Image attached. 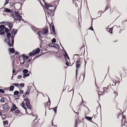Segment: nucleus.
Here are the masks:
<instances>
[{"label": "nucleus", "mask_w": 127, "mask_h": 127, "mask_svg": "<svg viewBox=\"0 0 127 127\" xmlns=\"http://www.w3.org/2000/svg\"><path fill=\"white\" fill-rule=\"evenodd\" d=\"M55 44H53V43H50L49 44V45L50 46H51L53 47V46H54V45Z\"/></svg>", "instance_id": "obj_45"}, {"label": "nucleus", "mask_w": 127, "mask_h": 127, "mask_svg": "<svg viewBox=\"0 0 127 127\" xmlns=\"http://www.w3.org/2000/svg\"><path fill=\"white\" fill-rule=\"evenodd\" d=\"M76 78L77 77V76L78 74L77 72L78 71V68H80L81 66V63L80 62V61L79 60V61H77L76 62Z\"/></svg>", "instance_id": "obj_7"}, {"label": "nucleus", "mask_w": 127, "mask_h": 127, "mask_svg": "<svg viewBox=\"0 0 127 127\" xmlns=\"http://www.w3.org/2000/svg\"><path fill=\"white\" fill-rule=\"evenodd\" d=\"M5 32L6 33H7L6 34L7 36V38L8 40V43H11V40L10 37L11 36V33L10 32H9L10 31L9 29L7 28H6L5 29Z\"/></svg>", "instance_id": "obj_4"}, {"label": "nucleus", "mask_w": 127, "mask_h": 127, "mask_svg": "<svg viewBox=\"0 0 127 127\" xmlns=\"http://www.w3.org/2000/svg\"><path fill=\"white\" fill-rule=\"evenodd\" d=\"M29 54L30 56H32V55H34V53L33 52H31Z\"/></svg>", "instance_id": "obj_40"}, {"label": "nucleus", "mask_w": 127, "mask_h": 127, "mask_svg": "<svg viewBox=\"0 0 127 127\" xmlns=\"http://www.w3.org/2000/svg\"><path fill=\"white\" fill-rule=\"evenodd\" d=\"M28 88L27 92L25 93L23 95L24 98L27 95H29L30 94L31 87L28 86Z\"/></svg>", "instance_id": "obj_9"}, {"label": "nucleus", "mask_w": 127, "mask_h": 127, "mask_svg": "<svg viewBox=\"0 0 127 127\" xmlns=\"http://www.w3.org/2000/svg\"><path fill=\"white\" fill-rule=\"evenodd\" d=\"M43 32L45 34H48L49 32L48 29H44L43 30Z\"/></svg>", "instance_id": "obj_20"}, {"label": "nucleus", "mask_w": 127, "mask_h": 127, "mask_svg": "<svg viewBox=\"0 0 127 127\" xmlns=\"http://www.w3.org/2000/svg\"><path fill=\"white\" fill-rule=\"evenodd\" d=\"M20 111L18 110H17L15 111V114L19 113H20Z\"/></svg>", "instance_id": "obj_37"}, {"label": "nucleus", "mask_w": 127, "mask_h": 127, "mask_svg": "<svg viewBox=\"0 0 127 127\" xmlns=\"http://www.w3.org/2000/svg\"><path fill=\"white\" fill-rule=\"evenodd\" d=\"M17 32L15 29H13L12 30L11 32V43H8V42L7 44L10 47H13L14 43V37L15 35L16 34Z\"/></svg>", "instance_id": "obj_2"}, {"label": "nucleus", "mask_w": 127, "mask_h": 127, "mask_svg": "<svg viewBox=\"0 0 127 127\" xmlns=\"http://www.w3.org/2000/svg\"><path fill=\"white\" fill-rule=\"evenodd\" d=\"M19 85L21 87H23L24 86V84L23 83H21Z\"/></svg>", "instance_id": "obj_43"}, {"label": "nucleus", "mask_w": 127, "mask_h": 127, "mask_svg": "<svg viewBox=\"0 0 127 127\" xmlns=\"http://www.w3.org/2000/svg\"><path fill=\"white\" fill-rule=\"evenodd\" d=\"M28 72V70L27 69H24L23 70V72L25 74L26 73H27Z\"/></svg>", "instance_id": "obj_31"}, {"label": "nucleus", "mask_w": 127, "mask_h": 127, "mask_svg": "<svg viewBox=\"0 0 127 127\" xmlns=\"http://www.w3.org/2000/svg\"><path fill=\"white\" fill-rule=\"evenodd\" d=\"M15 54L16 55H18L19 54V52L16 51L15 52Z\"/></svg>", "instance_id": "obj_54"}, {"label": "nucleus", "mask_w": 127, "mask_h": 127, "mask_svg": "<svg viewBox=\"0 0 127 127\" xmlns=\"http://www.w3.org/2000/svg\"><path fill=\"white\" fill-rule=\"evenodd\" d=\"M21 105L25 110H26V109H27V108L25 105V103L24 102L22 103Z\"/></svg>", "instance_id": "obj_22"}, {"label": "nucleus", "mask_w": 127, "mask_h": 127, "mask_svg": "<svg viewBox=\"0 0 127 127\" xmlns=\"http://www.w3.org/2000/svg\"><path fill=\"white\" fill-rule=\"evenodd\" d=\"M48 102H47V103H45V104H46V105H48Z\"/></svg>", "instance_id": "obj_61"}, {"label": "nucleus", "mask_w": 127, "mask_h": 127, "mask_svg": "<svg viewBox=\"0 0 127 127\" xmlns=\"http://www.w3.org/2000/svg\"><path fill=\"white\" fill-rule=\"evenodd\" d=\"M89 29L92 31H93L94 30L93 27L92 26L90 27L89 28Z\"/></svg>", "instance_id": "obj_49"}, {"label": "nucleus", "mask_w": 127, "mask_h": 127, "mask_svg": "<svg viewBox=\"0 0 127 127\" xmlns=\"http://www.w3.org/2000/svg\"><path fill=\"white\" fill-rule=\"evenodd\" d=\"M5 91L2 89H0V93H4Z\"/></svg>", "instance_id": "obj_34"}, {"label": "nucleus", "mask_w": 127, "mask_h": 127, "mask_svg": "<svg viewBox=\"0 0 127 127\" xmlns=\"http://www.w3.org/2000/svg\"><path fill=\"white\" fill-rule=\"evenodd\" d=\"M117 27L116 26H114L113 27L111 28H108V31L110 33H112L113 32L112 31L113 30H114L115 28L117 29Z\"/></svg>", "instance_id": "obj_13"}, {"label": "nucleus", "mask_w": 127, "mask_h": 127, "mask_svg": "<svg viewBox=\"0 0 127 127\" xmlns=\"http://www.w3.org/2000/svg\"><path fill=\"white\" fill-rule=\"evenodd\" d=\"M3 109L5 110H7L9 108V106L8 104H5L3 106Z\"/></svg>", "instance_id": "obj_14"}, {"label": "nucleus", "mask_w": 127, "mask_h": 127, "mask_svg": "<svg viewBox=\"0 0 127 127\" xmlns=\"http://www.w3.org/2000/svg\"><path fill=\"white\" fill-rule=\"evenodd\" d=\"M23 59H27L29 58V57L28 56H25L24 54L23 55Z\"/></svg>", "instance_id": "obj_29"}, {"label": "nucleus", "mask_w": 127, "mask_h": 127, "mask_svg": "<svg viewBox=\"0 0 127 127\" xmlns=\"http://www.w3.org/2000/svg\"><path fill=\"white\" fill-rule=\"evenodd\" d=\"M30 75V74L29 73H25V74H24V76H29Z\"/></svg>", "instance_id": "obj_36"}, {"label": "nucleus", "mask_w": 127, "mask_h": 127, "mask_svg": "<svg viewBox=\"0 0 127 127\" xmlns=\"http://www.w3.org/2000/svg\"><path fill=\"white\" fill-rule=\"evenodd\" d=\"M5 25H3V30H4V29H6V27L5 26Z\"/></svg>", "instance_id": "obj_53"}, {"label": "nucleus", "mask_w": 127, "mask_h": 127, "mask_svg": "<svg viewBox=\"0 0 127 127\" xmlns=\"http://www.w3.org/2000/svg\"><path fill=\"white\" fill-rule=\"evenodd\" d=\"M85 117L86 119L90 121L91 122L93 123V121L92 120V117L86 116H85Z\"/></svg>", "instance_id": "obj_17"}, {"label": "nucleus", "mask_w": 127, "mask_h": 127, "mask_svg": "<svg viewBox=\"0 0 127 127\" xmlns=\"http://www.w3.org/2000/svg\"><path fill=\"white\" fill-rule=\"evenodd\" d=\"M77 120L75 121V127H76L77 126Z\"/></svg>", "instance_id": "obj_42"}, {"label": "nucleus", "mask_w": 127, "mask_h": 127, "mask_svg": "<svg viewBox=\"0 0 127 127\" xmlns=\"http://www.w3.org/2000/svg\"><path fill=\"white\" fill-rule=\"evenodd\" d=\"M26 105L29 109H30L32 107L30 104Z\"/></svg>", "instance_id": "obj_33"}, {"label": "nucleus", "mask_w": 127, "mask_h": 127, "mask_svg": "<svg viewBox=\"0 0 127 127\" xmlns=\"http://www.w3.org/2000/svg\"><path fill=\"white\" fill-rule=\"evenodd\" d=\"M17 108V107L14 104L13 107L11 109V111H13L16 110Z\"/></svg>", "instance_id": "obj_19"}, {"label": "nucleus", "mask_w": 127, "mask_h": 127, "mask_svg": "<svg viewBox=\"0 0 127 127\" xmlns=\"http://www.w3.org/2000/svg\"><path fill=\"white\" fill-rule=\"evenodd\" d=\"M9 49L10 50V51L12 53H13L15 52V50L13 48H9Z\"/></svg>", "instance_id": "obj_24"}, {"label": "nucleus", "mask_w": 127, "mask_h": 127, "mask_svg": "<svg viewBox=\"0 0 127 127\" xmlns=\"http://www.w3.org/2000/svg\"><path fill=\"white\" fill-rule=\"evenodd\" d=\"M8 2V0H6L5 2V3L4 4L6 5L7 4Z\"/></svg>", "instance_id": "obj_47"}, {"label": "nucleus", "mask_w": 127, "mask_h": 127, "mask_svg": "<svg viewBox=\"0 0 127 127\" xmlns=\"http://www.w3.org/2000/svg\"><path fill=\"white\" fill-rule=\"evenodd\" d=\"M52 42L54 43H55L56 42V40L55 38H53L52 40Z\"/></svg>", "instance_id": "obj_41"}, {"label": "nucleus", "mask_w": 127, "mask_h": 127, "mask_svg": "<svg viewBox=\"0 0 127 127\" xmlns=\"http://www.w3.org/2000/svg\"><path fill=\"white\" fill-rule=\"evenodd\" d=\"M14 87L13 86H11L9 88V90L10 91H12L14 88Z\"/></svg>", "instance_id": "obj_27"}, {"label": "nucleus", "mask_w": 127, "mask_h": 127, "mask_svg": "<svg viewBox=\"0 0 127 127\" xmlns=\"http://www.w3.org/2000/svg\"><path fill=\"white\" fill-rule=\"evenodd\" d=\"M26 100V105L29 104H30V100L28 98L27 99H24V101Z\"/></svg>", "instance_id": "obj_18"}, {"label": "nucleus", "mask_w": 127, "mask_h": 127, "mask_svg": "<svg viewBox=\"0 0 127 127\" xmlns=\"http://www.w3.org/2000/svg\"><path fill=\"white\" fill-rule=\"evenodd\" d=\"M110 7V6L109 4H108L106 6L105 8V11L107 10Z\"/></svg>", "instance_id": "obj_35"}, {"label": "nucleus", "mask_w": 127, "mask_h": 127, "mask_svg": "<svg viewBox=\"0 0 127 127\" xmlns=\"http://www.w3.org/2000/svg\"><path fill=\"white\" fill-rule=\"evenodd\" d=\"M16 74H13V75H16Z\"/></svg>", "instance_id": "obj_64"}, {"label": "nucleus", "mask_w": 127, "mask_h": 127, "mask_svg": "<svg viewBox=\"0 0 127 127\" xmlns=\"http://www.w3.org/2000/svg\"><path fill=\"white\" fill-rule=\"evenodd\" d=\"M7 25V26L9 28L10 32L11 31L12 28L13 27V24L11 22H6V24H5V25Z\"/></svg>", "instance_id": "obj_10"}, {"label": "nucleus", "mask_w": 127, "mask_h": 127, "mask_svg": "<svg viewBox=\"0 0 127 127\" xmlns=\"http://www.w3.org/2000/svg\"><path fill=\"white\" fill-rule=\"evenodd\" d=\"M44 3L45 4V7L46 9H47L48 15L50 16L53 15V13L52 11L53 9L52 7H54L55 9V7L51 4L49 3V4H47L45 3Z\"/></svg>", "instance_id": "obj_1"}, {"label": "nucleus", "mask_w": 127, "mask_h": 127, "mask_svg": "<svg viewBox=\"0 0 127 127\" xmlns=\"http://www.w3.org/2000/svg\"><path fill=\"white\" fill-rule=\"evenodd\" d=\"M51 25H50V29L51 33L52 34H54L55 35H56V32L55 27L54 26L53 24V25L51 24Z\"/></svg>", "instance_id": "obj_8"}, {"label": "nucleus", "mask_w": 127, "mask_h": 127, "mask_svg": "<svg viewBox=\"0 0 127 127\" xmlns=\"http://www.w3.org/2000/svg\"><path fill=\"white\" fill-rule=\"evenodd\" d=\"M4 9V11L6 12L9 13L11 12V10L7 8H5Z\"/></svg>", "instance_id": "obj_25"}, {"label": "nucleus", "mask_w": 127, "mask_h": 127, "mask_svg": "<svg viewBox=\"0 0 127 127\" xmlns=\"http://www.w3.org/2000/svg\"><path fill=\"white\" fill-rule=\"evenodd\" d=\"M22 77V76L21 75H19L18 76V79L21 78Z\"/></svg>", "instance_id": "obj_56"}, {"label": "nucleus", "mask_w": 127, "mask_h": 127, "mask_svg": "<svg viewBox=\"0 0 127 127\" xmlns=\"http://www.w3.org/2000/svg\"><path fill=\"white\" fill-rule=\"evenodd\" d=\"M15 70H14V69H13V71H12V72H13V73H15Z\"/></svg>", "instance_id": "obj_57"}, {"label": "nucleus", "mask_w": 127, "mask_h": 127, "mask_svg": "<svg viewBox=\"0 0 127 127\" xmlns=\"http://www.w3.org/2000/svg\"><path fill=\"white\" fill-rule=\"evenodd\" d=\"M5 34V32L4 30H0V35H2Z\"/></svg>", "instance_id": "obj_21"}, {"label": "nucleus", "mask_w": 127, "mask_h": 127, "mask_svg": "<svg viewBox=\"0 0 127 127\" xmlns=\"http://www.w3.org/2000/svg\"><path fill=\"white\" fill-rule=\"evenodd\" d=\"M19 60L20 64H23L25 62V60L24 59L21 60L19 59Z\"/></svg>", "instance_id": "obj_23"}, {"label": "nucleus", "mask_w": 127, "mask_h": 127, "mask_svg": "<svg viewBox=\"0 0 127 127\" xmlns=\"http://www.w3.org/2000/svg\"><path fill=\"white\" fill-rule=\"evenodd\" d=\"M6 22H5V21H3L1 22H0V24H4V23H5L6 24Z\"/></svg>", "instance_id": "obj_50"}, {"label": "nucleus", "mask_w": 127, "mask_h": 127, "mask_svg": "<svg viewBox=\"0 0 127 127\" xmlns=\"http://www.w3.org/2000/svg\"><path fill=\"white\" fill-rule=\"evenodd\" d=\"M3 25H0V30H3Z\"/></svg>", "instance_id": "obj_48"}, {"label": "nucleus", "mask_w": 127, "mask_h": 127, "mask_svg": "<svg viewBox=\"0 0 127 127\" xmlns=\"http://www.w3.org/2000/svg\"><path fill=\"white\" fill-rule=\"evenodd\" d=\"M64 55V57L65 59V60L67 61L65 64L67 66H72L74 63H73L72 64L70 63H69L70 62L69 58L67 53L66 52H65V54Z\"/></svg>", "instance_id": "obj_3"}, {"label": "nucleus", "mask_w": 127, "mask_h": 127, "mask_svg": "<svg viewBox=\"0 0 127 127\" xmlns=\"http://www.w3.org/2000/svg\"><path fill=\"white\" fill-rule=\"evenodd\" d=\"M12 85H14L16 86H17L19 85V84L17 83H13Z\"/></svg>", "instance_id": "obj_39"}, {"label": "nucleus", "mask_w": 127, "mask_h": 127, "mask_svg": "<svg viewBox=\"0 0 127 127\" xmlns=\"http://www.w3.org/2000/svg\"><path fill=\"white\" fill-rule=\"evenodd\" d=\"M99 92H98V95H99V97L100 95H101L102 94H100L99 93Z\"/></svg>", "instance_id": "obj_58"}, {"label": "nucleus", "mask_w": 127, "mask_h": 127, "mask_svg": "<svg viewBox=\"0 0 127 127\" xmlns=\"http://www.w3.org/2000/svg\"><path fill=\"white\" fill-rule=\"evenodd\" d=\"M117 82V81L115 79H111L110 81V85L111 86H115L116 85Z\"/></svg>", "instance_id": "obj_12"}, {"label": "nucleus", "mask_w": 127, "mask_h": 127, "mask_svg": "<svg viewBox=\"0 0 127 127\" xmlns=\"http://www.w3.org/2000/svg\"><path fill=\"white\" fill-rule=\"evenodd\" d=\"M40 49L39 48H37L35 50H33V52L34 53V54L39 53L40 52Z\"/></svg>", "instance_id": "obj_15"}, {"label": "nucleus", "mask_w": 127, "mask_h": 127, "mask_svg": "<svg viewBox=\"0 0 127 127\" xmlns=\"http://www.w3.org/2000/svg\"><path fill=\"white\" fill-rule=\"evenodd\" d=\"M117 41H117H114V42H116Z\"/></svg>", "instance_id": "obj_63"}, {"label": "nucleus", "mask_w": 127, "mask_h": 127, "mask_svg": "<svg viewBox=\"0 0 127 127\" xmlns=\"http://www.w3.org/2000/svg\"><path fill=\"white\" fill-rule=\"evenodd\" d=\"M15 16H13L15 20H23L22 18V16L20 15V13L18 12H15Z\"/></svg>", "instance_id": "obj_5"}, {"label": "nucleus", "mask_w": 127, "mask_h": 127, "mask_svg": "<svg viewBox=\"0 0 127 127\" xmlns=\"http://www.w3.org/2000/svg\"><path fill=\"white\" fill-rule=\"evenodd\" d=\"M5 98L4 97H1V98L0 99V101L1 102L4 103L5 102V100L4 99Z\"/></svg>", "instance_id": "obj_28"}, {"label": "nucleus", "mask_w": 127, "mask_h": 127, "mask_svg": "<svg viewBox=\"0 0 127 127\" xmlns=\"http://www.w3.org/2000/svg\"><path fill=\"white\" fill-rule=\"evenodd\" d=\"M37 33L39 36V37H41V38H42L41 35L42 33L41 31H38V32Z\"/></svg>", "instance_id": "obj_26"}, {"label": "nucleus", "mask_w": 127, "mask_h": 127, "mask_svg": "<svg viewBox=\"0 0 127 127\" xmlns=\"http://www.w3.org/2000/svg\"><path fill=\"white\" fill-rule=\"evenodd\" d=\"M7 41V39L5 38L4 39V41L6 43Z\"/></svg>", "instance_id": "obj_55"}, {"label": "nucleus", "mask_w": 127, "mask_h": 127, "mask_svg": "<svg viewBox=\"0 0 127 127\" xmlns=\"http://www.w3.org/2000/svg\"><path fill=\"white\" fill-rule=\"evenodd\" d=\"M19 93V92L17 91H15L14 93V95H18Z\"/></svg>", "instance_id": "obj_30"}, {"label": "nucleus", "mask_w": 127, "mask_h": 127, "mask_svg": "<svg viewBox=\"0 0 127 127\" xmlns=\"http://www.w3.org/2000/svg\"><path fill=\"white\" fill-rule=\"evenodd\" d=\"M36 118L33 121L32 126L33 127H39L40 124L38 121L36 122L35 121L37 119L38 116H36Z\"/></svg>", "instance_id": "obj_6"}, {"label": "nucleus", "mask_w": 127, "mask_h": 127, "mask_svg": "<svg viewBox=\"0 0 127 127\" xmlns=\"http://www.w3.org/2000/svg\"><path fill=\"white\" fill-rule=\"evenodd\" d=\"M20 94H22L24 93V91L22 90H20Z\"/></svg>", "instance_id": "obj_46"}, {"label": "nucleus", "mask_w": 127, "mask_h": 127, "mask_svg": "<svg viewBox=\"0 0 127 127\" xmlns=\"http://www.w3.org/2000/svg\"><path fill=\"white\" fill-rule=\"evenodd\" d=\"M97 117V116L96 115H95L94 117V118L95 119H96V117Z\"/></svg>", "instance_id": "obj_59"}, {"label": "nucleus", "mask_w": 127, "mask_h": 127, "mask_svg": "<svg viewBox=\"0 0 127 127\" xmlns=\"http://www.w3.org/2000/svg\"><path fill=\"white\" fill-rule=\"evenodd\" d=\"M3 123L4 126H5L6 124H8V122L7 121H4L3 122Z\"/></svg>", "instance_id": "obj_32"}, {"label": "nucleus", "mask_w": 127, "mask_h": 127, "mask_svg": "<svg viewBox=\"0 0 127 127\" xmlns=\"http://www.w3.org/2000/svg\"><path fill=\"white\" fill-rule=\"evenodd\" d=\"M105 88H103V91H104V92H105Z\"/></svg>", "instance_id": "obj_60"}, {"label": "nucleus", "mask_w": 127, "mask_h": 127, "mask_svg": "<svg viewBox=\"0 0 127 127\" xmlns=\"http://www.w3.org/2000/svg\"><path fill=\"white\" fill-rule=\"evenodd\" d=\"M115 104L116 105V106L117 107V105L118 104V103L117 102L115 101Z\"/></svg>", "instance_id": "obj_52"}, {"label": "nucleus", "mask_w": 127, "mask_h": 127, "mask_svg": "<svg viewBox=\"0 0 127 127\" xmlns=\"http://www.w3.org/2000/svg\"><path fill=\"white\" fill-rule=\"evenodd\" d=\"M31 60L30 59L28 60L27 61V63L28 64L29 63L31 62Z\"/></svg>", "instance_id": "obj_51"}, {"label": "nucleus", "mask_w": 127, "mask_h": 127, "mask_svg": "<svg viewBox=\"0 0 127 127\" xmlns=\"http://www.w3.org/2000/svg\"><path fill=\"white\" fill-rule=\"evenodd\" d=\"M57 107H56L53 108V109L54 110L55 113L57 112Z\"/></svg>", "instance_id": "obj_38"}, {"label": "nucleus", "mask_w": 127, "mask_h": 127, "mask_svg": "<svg viewBox=\"0 0 127 127\" xmlns=\"http://www.w3.org/2000/svg\"><path fill=\"white\" fill-rule=\"evenodd\" d=\"M113 94L114 95V96H115V97L118 95L117 93H116L115 91H114Z\"/></svg>", "instance_id": "obj_44"}, {"label": "nucleus", "mask_w": 127, "mask_h": 127, "mask_svg": "<svg viewBox=\"0 0 127 127\" xmlns=\"http://www.w3.org/2000/svg\"><path fill=\"white\" fill-rule=\"evenodd\" d=\"M85 50L83 47H82L80 49L79 51V53L81 55H82V53L84 52Z\"/></svg>", "instance_id": "obj_16"}, {"label": "nucleus", "mask_w": 127, "mask_h": 127, "mask_svg": "<svg viewBox=\"0 0 127 127\" xmlns=\"http://www.w3.org/2000/svg\"><path fill=\"white\" fill-rule=\"evenodd\" d=\"M100 12H101V11H99V12H98V13H100Z\"/></svg>", "instance_id": "obj_62"}, {"label": "nucleus", "mask_w": 127, "mask_h": 127, "mask_svg": "<svg viewBox=\"0 0 127 127\" xmlns=\"http://www.w3.org/2000/svg\"><path fill=\"white\" fill-rule=\"evenodd\" d=\"M126 122V118L124 115H122V127H123V126L125 125V122Z\"/></svg>", "instance_id": "obj_11"}]
</instances>
